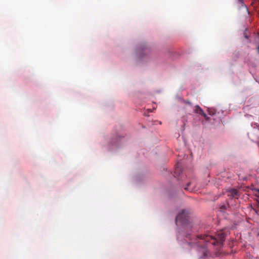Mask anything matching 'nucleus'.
<instances>
[{"mask_svg": "<svg viewBox=\"0 0 259 259\" xmlns=\"http://www.w3.org/2000/svg\"><path fill=\"white\" fill-rule=\"evenodd\" d=\"M226 236V234L222 231L218 232L217 237L206 235H200L196 236L194 241H191L189 243L202 247L203 257H206L209 254V252L205 248V243L210 242L213 245L221 246L225 239Z\"/></svg>", "mask_w": 259, "mask_h": 259, "instance_id": "1", "label": "nucleus"}, {"mask_svg": "<svg viewBox=\"0 0 259 259\" xmlns=\"http://www.w3.org/2000/svg\"><path fill=\"white\" fill-rule=\"evenodd\" d=\"M176 223L179 222L184 225V229L186 232L184 233L185 237L189 238L191 241H193L190 237V234L189 233V230L192 228V224L190 221L189 212L186 210H182L177 216L176 219Z\"/></svg>", "mask_w": 259, "mask_h": 259, "instance_id": "2", "label": "nucleus"}, {"mask_svg": "<svg viewBox=\"0 0 259 259\" xmlns=\"http://www.w3.org/2000/svg\"><path fill=\"white\" fill-rule=\"evenodd\" d=\"M194 111L196 113L199 114L200 115H201L202 114H204V111H203L202 108L199 105H196L195 106V109L194 110Z\"/></svg>", "mask_w": 259, "mask_h": 259, "instance_id": "3", "label": "nucleus"}, {"mask_svg": "<svg viewBox=\"0 0 259 259\" xmlns=\"http://www.w3.org/2000/svg\"><path fill=\"white\" fill-rule=\"evenodd\" d=\"M191 184V183H189L187 184V186L186 187H185V190H187V191H191L192 190V189L191 190H190L189 188V186Z\"/></svg>", "mask_w": 259, "mask_h": 259, "instance_id": "4", "label": "nucleus"}, {"mask_svg": "<svg viewBox=\"0 0 259 259\" xmlns=\"http://www.w3.org/2000/svg\"><path fill=\"white\" fill-rule=\"evenodd\" d=\"M201 115L203 116L206 120H209V117L206 115V114L204 112V114H202Z\"/></svg>", "mask_w": 259, "mask_h": 259, "instance_id": "5", "label": "nucleus"}, {"mask_svg": "<svg viewBox=\"0 0 259 259\" xmlns=\"http://www.w3.org/2000/svg\"><path fill=\"white\" fill-rule=\"evenodd\" d=\"M183 102L185 104H189V105L191 104V102L188 100H184Z\"/></svg>", "mask_w": 259, "mask_h": 259, "instance_id": "6", "label": "nucleus"}, {"mask_svg": "<svg viewBox=\"0 0 259 259\" xmlns=\"http://www.w3.org/2000/svg\"><path fill=\"white\" fill-rule=\"evenodd\" d=\"M255 191L258 193V195L257 196H259V189H255Z\"/></svg>", "mask_w": 259, "mask_h": 259, "instance_id": "7", "label": "nucleus"}, {"mask_svg": "<svg viewBox=\"0 0 259 259\" xmlns=\"http://www.w3.org/2000/svg\"><path fill=\"white\" fill-rule=\"evenodd\" d=\"M237 191H236V190H234V195H236V194H237Z\"/></svg>", "mask_w": 259, "mask_h": 259, "instance_id": "8", "label": "nucleus"}, {"mask_svg": "<svg viewBox=\"0 0 259 259\" xmlns=\"http://www.w3.org/2000/svg\"><path fill=\"white\" fill-rule=\"evenodd\" d=\"M178 170H179V169H176V171H175V174H177V171H178Z\"/></svg>", "mask_w": 259, "mask_h": 259, "instance_id": "9", "label": "nucleus"}, {"mask_svg": "<svg viewBox=\"0 0 259 259\" xmlns=\"http://www.w3.org/2000/svg\"><path fill=\"white\" fill-rule=\"evenodd\" d=\"M257 51H258V52L259 53V46H258V48H257Z\"/></svg>", "mask_w": 259, "mask_h": 259, "instance_id": "10", "label": "nucleus"}, {"mask_svg": "<svg viewBox=\"0 0 259 259\" xmlns=\"http://www.w3.org/2000/svg\"><path fill=\"white\" fill-rule=\"evenodd\" d=\"M254 125L258 126L256 124H254Z\"/></svg>", "mask_w": 259, "mask_h": 259, "instance_id": "11", "label": "nucleus"}]
</instances>
